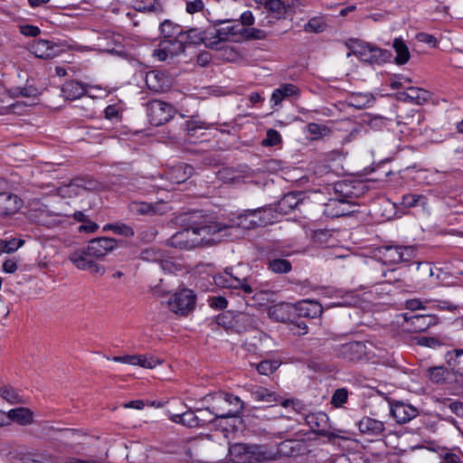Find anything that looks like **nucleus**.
Returning <instances> with one entry per match:
<instances>
[{
	"mask_svg": "<svg viewBox=\"0 0 463 463\" xmlns=\"http://www.w3.org/2000/svg\"><path fill=\"white\" fill-rule=\"evenodd\" d=\"M158 232L154 226H149L140 232V239L145 241H152L156 239Z\"/></svg>",
	"mask_w": 463,
	"mask_h": 463,
	"instance_id": "nucleus-60",
	"label": "nucleus"
},
{
	"mask_svg": "<svg viewBox=\"0 0 463 463\" xmlns=\"http://www.w3.org/2000/svg\"><path fill=\"white\" fill-rule=\"evenodd\" d=\"M135 356L134 365H139L144 368L152 369L160 364L162 361L153 355L137 354Z\"/></svg>",
	"mask_w": 463,
	"mask_h": 463,
	"instance_id": "nucleus-42",
	"label": "nucleus"
},
{
	"mask_svg": "<svg viewBox=\"0 0 463 463\" xmlns=\"http://www.w3.org/2000/svg\"><path fill=\"white\" fill-rule=\"evenodd\" d=\"M211 398L217 403L227 404L228 411L232 412V417H236L243 409V402L238 397L230 393L219 392L212 394Z\"/></svg>",
	"mask_w": 463,
	"mask_h": 463,
	"instance_id": "nucleus-22",
	"label": "nucleus"
},
{
	"mask_svg": "<svg viewBox=\"0 0 463 463\" xmlns=\"http://www.w3.org/2000/svg\"><path fill=\"white\" fill-rule=\"evenodd\" d=\"M128 209L133 214L138 215L153 214L156 213L155 206L145 202H132L129 203Z\"/></svg>",
	"mask_w": 463,
	"mask_h": 463,
	"instance_id": "nucleus-39",
	"label": "nucleus"
},
{
	"mask_svg": "<svg viewBox=\"0 0 463 463\" xmlns=\"http://www.w3.org/2000/svg\"><path fill=\"white\" fill-rule=\"evenodd\" d=\"M419 344L423 346L436 348L442 345L441 341L437 337L423 336L419 339Z\"/></svg>",
	"mask_w": 463,
	"mask_h": 463,
	"instance_id": "nucleus-62",
	"label": "nucleus"
},
{
	"mask_svg": "<svg viewBox=\"0 0 463 463\" xmlns=\"http://www.w3.org/2000/svg\"><path fill=\"white\" fill-rule=\"evenodd\" d=\"M21 206L22 201L16 194L0 193V217L14 214Z\"/></svg>",
	"mask_w": 463,
	"mask_h": 463,
	"instance_id": "nucleus-20",
	"label": "nucleus"
},
{
	"mask_svg": "<svg viewBox=\"0 0 463 463\" xmlns=\"http://www.w3.org/2000/svg\"><path fill=\"white\" fill-rule=\"evenodd\" d=\"M351 205L345 199L332 198L324 205L323 213L329 218H337L348 214Z\"/></svg>",
	"mask_w": 463,
	"mask_h": 463,
	"instance_id": "nucleus-19",
	"label": "nucleus"
},
{
	"mask_svg": "<svg viewBox=\"0 0 463 463\" xmlns=\"http://www.w3.org/2000/svg\"><path fill=\"white\" fill-rule=\"evenodd\" d=\"M94 186L92 182L82 178H74L70 183L61 185L58 189V194L61 197H73L80 195L82 191L91 190Z\"/></svg>",
	"mask_w": 463,
	"mask_h": 463,
	"instance_id": "nucleus-17",
	"label": "nucleus"
},
{
	"mask_svg": "<svg viewBox=\"0 0 463 463\" xmlns=\"http://www.w3.org/2000/svg\"><path fill=\"white\" fill-rule=\"evenodd\" d=\"M280 404L284 408L290 407L297 413H303L305 411L304 405L298 400H283Z\"/></svg>",
	"mask_w": 463,
	"mask_h": 463,
	"instance_id": "nucleus-59",
	"label": "nucleus"
},
{
	"mask_svg": "<svg viewBox=\"0 0 463 463\" xmlns=\"http://www.w3.org/2000/svg\"><path fill=\"white\" fill-rule=\"evenodd\" d=\"M281 142L280 134L275 129H269L266 137L262 140L261 144L264 146H277Z\"/></svg>",
	"mask_w": 463,
	"mask_h": 463,
	"instance_id": "nucleus-48",
	"label": "nucleus"
},
{
	"mask_svg": "<svg viewBox=\"0 0 463 463\" xmlns=\"http://www.w3.org/2000/svg\"><path fill=\"white\" fill-rule=\"evenodd\" d=\"M307 128L309 134L314 135L316 137L324 136L328 132V128L326 126L319 125L317 123H309L307 126Z\"/></svg>",
	"mask_w": 463,
	"mask_h": 463,
	"instance_id": "nucleus-57",
	"label": "nucleus"
},
{
	"mask_svg": "<svg viewBox=\"0 0 463 463\" xmlns=\"http://www.w3.org/2000/svg\"><path fill=\"white\" fill-rule=\"evenodd\" d=\"M94 257L88 252V248L83 247L77 249L69 255V260L81 270H89L93 274H103L105 269L99 265Z\"/></svg>",
	"mask_w": 463,
	"mask_h": 463,
	"instance_id": "nucleus-10",
	"label": "nucleus"
},
{
	"mask_svg": "<svg viewBox=\"0 0 463 463\" xmlns=\"http://www.w3.org/2000/svg\"><path fill=\"white\" fill-rule=\"evenodd\" d=\"M335 354L346 361L356 362L366 354V345L364 342L355 341L338 345L335 348Z\"/></svg>",
	"mask_w": 463,
	"mask_h": 463,
	"instance_id": "nucleus-12",
	"label": "nucleus"
},
{
	"mask_svg": "<svg viewBox=\"0 0 463 463\" xmlns=\"http://www.w3.org/2000/svg\"><path fill=\"white\" fill-rule=\"evenodd\" d=\"M381 258L384 263L398 264L412 260L415 256V249L411 246H383L379 250Z\"/></svg>",
	"mask_w": 463,
	"mask_h": 463,
	"instance_id": "nucleus-9",
	"label": "nucleus"
},
{
	"mask_svg": "<svg viewBox=\"0 0 463 463\" xmlns=\"http://www.w3.org/2000/svg\"><path fill=\"white\" fill-rule=\"evenodd\" d=\"M251 398L256 402H278V398L275 392H270L269 390L261 387V386H252L250 390Z\"/></svg>",
	"mask_w": 463,
	"mask_h": 463,
	"instance_id": "nucleus-34",
	"label": "nucleus"
},
{
	"mask_svg": "<svg viewBox=\"0 0 463 463\" xmlns=\"http://www.w3.org/2000/svg\"><path fill=\"white\" fill-rule=\"evenodd\" d=\"M373 102V97L365 93H354L350 96L348 104L355 109H364Z\"/></svg>",
	"mask_w": 463,
	"mask_h": 463,
	"instance_id": "nucleus-38",
	"label": "nucleus"
},
{
	"mask_svg": "<svg viewBox=\"0 0 463 463\" xmlns=\"http://www.w3.org/2000/svg\"><path fill=\"white\" fill-rule=\"evenodd\" d=\"M20 32L22 34H24L25 36L35 37L40 34L41 30L37 26L31 25V24H25V25H22L20 27Z\"/></svg>",
	"mask_w": 463,
	"mask_h": 463,
	"instance_id": "nucleus-64",
	"label": "nucleus"
},
{
	"mask_svg": "<svg viewBox=\"0 0 463 463\" xmlns=\"http://www.w3.org/2000/svg\"><path fill=\"white\" fill-rule=\"evenodd\" d=\"M326 24L322 17H313L304 25V31L309 33H318L325 31Z\"/></svg>",
	"mask_w": 463,
	"mask_h": 463,
	"instance_id": "nucleus-44",
	"label": "nucleus"
},
{
	"mask_svg": "<svg viewBox=\"0 0 463 463\" xmlns=\"http://www.w3.org/2000/svg\"><path fill=\"white\" fill-rule=\"evenodd\" d=\"M214 283L221 288L240 289L247 295L258 288L256 280L250 274V268L245 264L226 268L214 277Z\"/></svg>",
	"mask_w": 463,
	"mask_h": 463,
	"instance_id": "nucleus-2",
	"label": "nucleus"
},
{
	"mask_svg": "<svg viewBox=\"0 0 463 463\" xmlns=\"http://www.w3.org/2000/svg\"><path fill=\"white\" fill-rule=\"evenodd\" d=\"M183 44H200L204 40V32L198 28H191L187 31H183L181 37Z\"/></svg>",
	"mask_w": 463,
	"mask_h": 463,
	"instance_id": "nucleus-36",
	"label": "nucleus"
},
{
	"mask_svg": "<svg viewBox=\"0 0 463 463\" xmlns=\"http://www.w3.org/2000/svg\"><path fill=\"white\" fill-rule=\"evenodd\" d=\"M24 243V241L22 239L5 238L0 240V251L5 253L14 252L22 247Z\"/></svg>",
	"mask_w": 463,
	"mask_h": 463,
	"instance_id": "nucleus-41",
	"label": "nucleus"
},
{
	"mask_svg": "<svg viewBox=\"0 0 463 463\" xmlns=\"http://www.w3.org/2000/svg\"><path fill=\"white\" fill-rule=\"evenodd\" d=\"M307 304V307L300 308L301 316L315 317L317 315L322 313V308L318 304L312 303V302H309Z\"/></svg>",
	"mask_w": 463,
	"mask_h": 463,
	"instance_id": "nucleus-54",
	"label": "nucleus"
},
{
	"mask_svg": "<svg viewBox=\"0 0 463 463\" xmlns=\"http://www.w3.org/2000/svg\"><path fill=\"white\" fill-rule=\"evenodd\" d=\"M422 199H425V198L421 195L408 194L402 197L400 203L404 208H411V207L416 206L417 203Z\"/></svg>",
	"mask_w": 463,
	"mask_h": 463,
	"instance_id": "nucleus-52",
	"label": "nucleus"
},
{
	"mask_svg": "<svg viewBox=\"0 0 463 463\" xmlns=\"http://www.w3.org/2000/svg\"><path fill=\"white\" fill-rule=\"evenodd\" d=\"M279 367L278 361L265 360L261 361L257 365V370L260 374L269 375L275 372Z\"/></svg>",
	"mask_w": 463,
	"mask_h": 463,
	"instance_id": "nucleus-46",
	"label": "nucleus"
},
{
	"mask_svg": "<svg viewBox=\"0 0 463 463\" xmlns=\"http://www.w3.org/2000/svg\"><path fill=\"white\" fill-rule=\"evenodd\" d=\"M299 95V89L291 83H284L279 85L272 92L270 101L275 106L279 105L285 99L291 97H298Z\"/></svg>",
	"mask_w": 463,
	"mask_h": 463,
	"instance_id": "nucleus-23",
	"label": "nucleus"
},
{
	"mask_svg": "<svg viewBox=\"0 0 463 463\" xmlns=\"http://www.w3.org/2000/svg\"><path fill=\"white\" fill-rule=\"evenodd\" d=\"M8 418L20 425H27L33 421V411L28 408L19 407L8 411Z\"/></svg>",
	"mask_w": 463,
	"mask_h": 463,
	"instance_id": "nucleus-31",
	"label": "nucleus"
},
{
	"mask_svg": "<svg viewBox=\"0 0 463 463\" xmlns=\"http://www.w3.org/2000/svg\"><path fill=\"white\" fill-rule=\"evenodd\" d=\"M64 97L67 99L74 100L80 99L86 93V90L83 84L78 81H68L61 89Z\"/></svg>",
	"mask_w": 463,
	"mask_h": 463,
	"instance_id": "nucleus-30",
	"label": "nucleus"
},
{
	"mask_svg": "<svg viewBox=\"0 0 463 463\" xmlns=\"http://www.w3.org/2000/svg\"><path fill=\"white\" fill-rule=\"evenodd\" d=\"M288 307L286 304H279L269 308V316L276 321H285L287 317L284 314L285 308Z\"/></svg>",
	"mask_w": 463,
	"mask_h": 463,
	"instance_id": "nucleus-47",
	"label": "nucleus"
},
{
	"mask_svg": "<svg viewBox=\"0 0 463 463\" xmlns=\"http://www.w3.org/2000/svg\"><path fill=\"white\" fill-rule=\"evenodd\" d=\"M255 3L261 26L271 25L286 17L288 8L281 0H255Z\"/></svg>",
	"mask_w": 463,
	"mask_h": 463,
	"instance_id": "nucleus-5",
	"label": "nucleus"
},
{
	"mask_svg": "<svg viewBox=\"0 0 463 463\" xmlns=\"http://www.w3.org/2000/svg\"><path fill=\"white\" fill-rule=\"evenodd\" d=\"M268 268L274 273L284 274L291 270L292 265L290 261L286 259L274 258L269 260Z\"/></svg>",
	"mask_w": 463,
	"mask_h": 463,
	"instance_id": "nucleus-37",
	"label": "nucleus"
},
{
	"mask_svg": "<svg viewBox=\"0 0 463 463\" xmlns=\"http://www.w3.org/2000/svg\"><path fill=\"white\" fill-rule=\"evenodd\" d=\"M301 196L300 193H288L285 194L278 202L276 211L281 214H288L299 204Z\"/></svg>",
	"mask_w": 463,
	"mask_h": 463,
	"instance_id": "nucleus-27",
	"label": "nucleus"
},
{
	"mask_svg": "<svg viewBox=\"0 0 463 463\" xmlns=\"http://www.w3.org/2000/svg\"><path fill=\"white\" fill-rule=\"evenodd\" d=\"M272 222H274L272 208L262 207L255 210H246L234 216L231 220L229 226L250 230L259 226H266Z\"/></svg>",
	"mask_w": 463,
	"mask_h": 463,
	"instance_id": "nucleus-3",
	"label": "nucleus"
},
{
	"mask_svg": "<svg viewBox=\"0 0 463 463\" xmlns=\"http://www.w3.org/2000/svg\"><path fill=\"white\" fill-rule=\"evenodd\" d=\"M193 173V167L187 165H177L167 172V178L175 184L184 183Z\"/></svg>",
	"mask_w": 463,
	"mask_h": 463,
	"instance_id": "nucleus-28",
	"label": "nucleus"
},
{
	"mask_svg": "<svg viewBox=\"0 0 463 463\" xmlns=\"http://www.w3.org/2000/svg\"><path fill=\"white\" fill-rule=\"evenodd\" d=\"M392 120L390 118L382 117V116H374L369 119V126L371 128L375 130H381L382 128L387 127Z\"/></svg>",
	"mask_w": 463,
	"mask_h": 463,
	"instance_id": "nucleus-51",
	"label": "nucleus"
},
{
	"mask_svg": "<svg viewBox=\"0 0 463 463\" xmlns=\"http://www.w3.org/2000/svg\"><path fill=\"white\" fill-rule=\"evenodd\" d=\"M227 227V225H222L218 222H211L184 228L175 232L168 240V244L181 250H191L195 247L210 245L215 242L213 235Z\"/></svg>",
	"mask_w": 463,
	"mask_h": 463,
	"instance_id": "nucleus-1",
	"label": "nucleus"
},
{
	"mask_svg": "<svg viewBox=\"0 0 463 463\" xmlns=\"http://www.w3.org/2000/svg\"><path fill=\"white\" fill-rule=\"evenodd\" d=\"M244 33L249 39L261 40L266 37V33L263 30L257 28H249L244 30Z\"/></svg>",
	"mask_w": 463,
	"mask_h": 463,
	"instance_id": "nucleus-63",
	"label": "nucleus"
},
{
	"mask_svg": "<svg viewBox=\"0 0 463 463\" xmlns=\"http://www.w3.org/2000/svg\"><path fill=\"white\" fill-rule=\"evenodd\" d=\"M117 247V241L109 237H99L93 239L90 241L87 245L89 254L92 255L95 259L104 257Z\"/></svg>",
	"mask_w": 463,
	"mask_h": 463,
	"instance_id": "nucleus-15",
	"label": "nucleus"
},
{
	"mask_svg": "<svg viewBox=\"0 0 463 463\" xmlns=\"http://www.w3.org/2000/svg\"><path fill=\"white\" fill-rule=\"evenodd\" d=\"M184 50L182 39H163L153 51V56L160 61H165L184 52Z\"/></svg>",
	"mask_w": 463,
	"mask_h": 463,
	"instance_id": "nucleus-11",
	"label": "nucleus"
},
{
	"mask_svg": "<svg viewBox=\"0 0 463 463\" xmlns=\"http://www.w3.org/2000/svg\"><path fill=\"white\" fill-rule=\"evenodd\" d=\"M403 95L404 100L411 101L418 105L423 104L430 99V93L420 88H408L407 92L403 93Z\"/></svg>",
	"mask_w": 463,
	"mask_h": 463,
	"instance_id": "nucleus-33",
	"label": "nucleus"
},
{
	"mask_svg": "<svg viewBox=\"0 0 463 463\" xmlns=\"http://www.w3.org/2000/svg\"><path fill=\"white\" fill-rule=\"evenodd\" d=\"M116 233L123 235L125 237H133L135 232L132 227L125 223H116L115 231Z\"/></svg>",
	"mask_w": 463,
	"mask_h": 463,
	"instance_id": "nucleus-61",
	"label": "nucleus"
},
{
	"mask_svg": "<svg viewBox=\"0 0 463 463\" xmlns=\"http://www.w3.org/2000/svg\"><path fill=\"white\" fill-rule=\"evenodd\" d=\"M305 420L310 430L322 437L333 441L335 439H342V430H336L330 425L329 417L323 411L309 413L305 416Z\"/></svg>",
	"mask_w": 463,
	"mask_h": 463,
	"instance_id": "nucleus-6",
	"label": "nucleus"
},
{
	"mask_svg": "<svg viewBox=\"0 0 463 463\" xmlns=\"http://www.w3.org/2000/svg\"><path fill=\"white\" fill-rule=\"evenodd\" d=\"M411 80L408 77H405L402 74H394L390 78V87L392 90H398V89L403 87V85L405 83H411Z\"/></svg>",
	"mask_w": 463,
	"mask_h": 463,
	"instance_id": "nucleus-55",
	"label": "nucleus"
},
{
	"mask_svg": "<svg viewBox=\"0 0 463 463\" xmlns=\"http://www.w3.org/2000/svg\"><path fill=\"white\" fill-rule=\"evenodd\" d=\"M1 395L5 400L8 401L11 403L23 402L20 395L12 387H9V386L3 387L1 389Z\"/></svg>",
	"mask_w": 463,
	"mask_h": 463,
	"instance_id": "nucleus-49",
	"label": "nucleus"
},
{
	"mask_svg": "<svg viewBox=\"0 0 463 463\" xmlns=\"http://www.w3.org/2000/svg\"><path fill=\"white\" fill-rule=\"evenodd\" d=\"M427 376L434 383H443L446 382L448 371L444 366L430 367L427 371Z\"/></svg>",
	"mask_w": 463,
	"mask_h": 463,
	"instance_id": "nucleus-40",
	"label": "nucleus"
},
{
	"mask_svg": "<svg viewBox=\"0 0 463 463\" xmlns=\"http://www.w3.org/2000/svg\"><path fill=\"white\" fill-rule=\"evenodd\" d=\"M348 391L345 388L336 389L331 398V404L335 408H341L348 399Z\"/></svg>",
	"mask_w": 463,
	"mask_h": 463,
	"instance_id": "nucleus-45",
	"label": "nucleus"
},
{
	"mask_svg": "<svg viewBox=\"0 0 463 463\" xmlns=\"http://www.w3.org/2000/svg\"><path fill=\"white\" fill-rule=\"evenodd\" d=\"M203 8L204 3L203 2V0H194L186 2L185 11L190 14L201 12L203 10Z\"/></svg>",
	"mask_w": 463,
	"mask_h": 463,
	"instance_id": "nucleus-58",
	"label": "nucleus"
},
{
	"mask_svg": "<svg viewBox=\"0 0 463 463\" xmlns=\"http://www.w3.org/2000/svg\"><path fill=\"white\" fill-rule=\"evenodd\" d=\"M390 413L397 423L404 424L417 417L419 411L411 404L398 401L390 403Z\"/></svg>",
	"mask_w": 463,
	"mask_h": 463,
	"instance_id": "nucleus-13",
	"label": "nucleus"
},
{
	"mask_svg": "<svg viewBox=\"0 0 463 463\" xmlns=\"http://www.w3.org/2000/svg\"><path fill=\"white\" fill-rule=\"evenodd\" d=\"M146 85L154 92H164L172 85L171 78L160 71H151L146 74Z\"/></svg>",
	"mask_w": 463,
	"mask_h": 463,
	"instance_id": "nucleus-16",
	"label": "nucleus"
},
{
	"mask_svg": "<svg viewBox=\"0 0 463 463\" xmlns=\"http://www.w3.org/2000/svg\"><path fill=\"white\" fill-rule=\"evenodd\" d=\"M357 425L361 433L370 436H379L385 430L383 421L370 417H364Z\"/></svg>",
	"mask_w": 463,
	"mask_h": 463,
	"instance_id": "nucleus-24",
	"label": "nucleus"
},
{
	"mask_svg": "<svg viewBox=\"0 0 463 463\" xmlns=\"http://www.w3.org/2000/svg\"><path fill=\"white\" fill-rule=\"evenodd\" d=\"M212 395H208L206 396L204 399L206 401L208 400H212L213 401V404L211 407H207L205 410H197V411L199 413H202V415L203 416V414L205 413H209V414H212V415H214V418H213V422L215 421L217 419H228V418H232V412H231V411H228V408H227V404H223V403H217L215 401H213L212 398H211Z\"/></svg>",
	"mask_w": 463,
	"mask_h": 463,
	"instance_id": "nucleus-26",
	"label": "nucleus"
},
{
	"mask_svg": "<svg viewBox=\"0 0 463 463\" xmlns=\"http://www.w3.org/2000/svg\"><path fill=\"white\" fill-rule=\"evenodd\" d=\"M407 328L412 332H422L428 329L433 323V317L428 315H415L405 317Z\"/></svg>",
	"mask_w": 463,
	"mask_h": 463,
	"instance_id": "nucleus-25",
	"label": "nucleus"
},
{
	"mask_svg": "<svg viewBox=\"0 0 463 463\" xmlns=\"http://www.w3.org/2000/svg\"><path fill=\"white\" fill-rule=\"evenodd\" d=\"M30 52L40 59H53L61 53V50L53 42L38 39L30 44Z\"/></svg>",
	"mask_w": 463,
	"mask_h": 463,
	"instance_id": "nucleus-14",
	"label": "nucleus"
},
{
	"mask_svg": "<svg viewBox=\"0 0 463 463\" xmlns=\"http://www.w3.org/2000/svg\"><path fill=\"white\" fill-rule=\"evenodd\" d=\"M358 303L359 298L355 295L352 293H347L342 297L341 300L337 301L336 303H334V305L337 307H354Z\"/></svg>",
	"mask_w": 463,
	"mask_h": 463,
	"instance_id": "nucleus-56",
	"label": "nucleus"
},
{
	"mask_svg": "<svg viewBox=\"0 0 463 463\" xmlns=\"http://www.w3.org/2000/svg\"><path fill=\"white\" fill-rule=\"evenodd\" d=\"M146 113L150 124L157 127L168 122L175 110L172 105L155 99L146 104Z\"/></svg>",
	"mask_w": 463,
	"mask_h": 463,
	"instance_id": "nucleus-7",
	"label": "nucleus"
},
{
	"mask_svg": "<svg viewBox=\"0 0 463 463\" xmlns=\"http://www.w3.org/2000/svg\"><path fill=\"white\" fill-rule=\"evenodd\" d=\"M448 364L456 373L463 375V349H455L446 354Z\"/></svg>",
	"mask_w": 463,
	"mask_h": 463,
	"instance_id": "nucleus-32",
	"label": "nucleus"
},
{
	"mask_svg": "<svg viewBox=\"0 0 463 463\" xmlns=\"http://www.w3.org/2000/svg\"><path fill=\"white\" fill-rule=\"evenodd\" d=\"M140 258L146 261H161L163 254L160 250L155 249H146L141 251Z\"/></svg>",
	"mask_w": 463,
	"mask_h": 463,
	"instance_id": "nucleus-50",
	"label": "nucleus"
},
{
	"mask_svg": "<svg viewBox=\"0 0 463 463\" xmlns=\"http://www.w3.org/2000/svg\"><path fill=\"white\" fill-rule=\"evenodd\" d=\"M195 307V295L190 289L184 288L175 293L168 301L169 309L180 316L188 315Z\"/></svg>",
	"mask_w": 463,
	"mask_h": 463,
	"instance_id": "nucleus-8",
	"label": "nucleus"
},
{
	"mask_svg": "<svg viewBox=\"0 0 463 463\" xmlns=\"http://www.w3.org/2000/svg\"><path fill=\"white\" fill-rule=\"evenodd\" d=\"M140 11L150 12L155 14L163 13V6L157 0H147L142 6L139 7Z\"/></svg>",
	"mask_w": 463,
	"mask_h": 463,
	"instance_id": "nucleus-53",
	"label": "nucleus"
},
{
	"mask_svg": "<svg viewBox=\"0 0 463 463\" xmlns=\"http://www.w3.org/2000/svg\"><path fill=\"white\" fill-rule=\"evenodd\" d=\"M425 449L435 452L440 463H463V453L458 448H447L439 445L425 447Z\"/></svg>",
	"mask_w": 463,
	"mask_h": 463,
	"instance_id": "nucleus-18",
	"label": "nucleus"
},
{
	"mask_svg": "<svg viewBox=\"0 0 463 463\" xmlns=\"http://www.w3.org/2000/svg\"><path fill=\"white\" fill-rule=\"evenodd\" d=\"M160 33L164 39H176L181 37L182 27L170 20L160 24Z\"/></svg>",
	"mask_w": 463,
	"mask_h": 463,
	"instance_id": "nucleus-35",
	"label": "nucleus"
},
{
	"mask_svg": "<svg viewBox=\"0 0 463 463\" xmlns=\"http://www.w3.org/2000/svg\"><path fill=\"white\" fill-rule=\"evenodd\" d=\"M209 128L210 125L207 122L201 120L198 117H192L191 119L186 122V131L187 135L190 137L195 136L197 130L207 129Z\"/></svg>",
	"mask_w": 463,
	"mask_h": 463,
	"instance_id": "nucleus-43",
	"label": "nucleus"
},
{
	"mask_svg": "<svg viewBox=\"0 0 463 463\" xmlns=\"http://www.w3.org/2000/svg\"><path fill=\"white\" fill-rule=\"evenodd\" d=\"M347 47L351 50V52L347 54L348 57L353 53L363 61L368 63L385 62L392 57V53L389 51L357 39H350L347 43Z\"/></svg>",
	"mask_w": 463,
	"mask_h": 463,
	"instance_id": "nucleus-4",
	"label": "nucleus"
},
{
	"mask_svg": "<svg viewBox=\"0 0 463 463\" xmlns=\"http://www.w3.org/2000/svg\"><path fill=\"white\" fill-rule=\"evenodd\" d=\"M171 420L175 423H181L189 428H196L203 426L206 423H213V420H208L201 414V417L196 415L193 411L189 410L182 414H175L171 417Z\"/></svg>",
	"mask_w": 463,
	"mask_h": 463,
	"instance_id": "nucleus-21",
	"label": "nucleus"
},
{
	"mask_svg": "<svg viewBox=\"0 0 463 463\" xmlns=\"http://www.w3.org/2000/svg\"><path fill=\"white\" fill-rule=\"evenodd\" d=\"M392 48L396 52V57L394 59L396 64L403 65L409 61L411 58L410 51L402 38H395L393 40Z\"/></svg>",
	"mask_w": 463,
	"mask_h": 463,
	"instance_id": "nucleus-29",
	"label": "nucleus"
}]
</instances>
